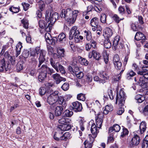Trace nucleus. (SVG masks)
<instances>
[{
    "mask_svg": "<svg viewBox=\"0 0 148 148\" xmlns=\"http://www.w3.org/2000/svg\"><path fill=\"white\" fill-rule=\"evenodd\" d=\"M78 11L75 10L74 11L70 8L66 10L63 9L62 14H60L61 18H64L69 19L72 23H73L76 20L77 16Z\"/></svg>",
    "mask_w": 148,
    "mask_h": 148,
    "instance_id": "nucleus-1",
    "label": "nucleus"
},
{
    "mask_svg": "<svg viewBox=\"0 0 148 148\" xmlns=\"http://www.w3.org/2000/svg\"><path fill=\"white\" fill-rule=\"evenodd\" d=\"M59 92L58 91H56L52 92L48 97L47 102L50 105L51 109H53L55 106L56 103L59 98Z\"/></svg>",
    "mask_w": 148,
    "mask_h": 148,
    "instance_id": "nucleus-2",
    "label": "nucleus"
},
{
    "mask_svg": "<svg viewBox=\"0 0 148 148\" xmlns=\"http://www.w3.org/2000/svg\"><path fill=\"white\" fill-rule=\"evenodd\" d=\"M38 49L39 48H36L35 51H32L31 53V55L32 56H34L36 55V53L38 54V55L39 54V63L38 65V68H40L42 64L45 60V57L46 52L44 50H40V49Z\"/></svg>",
    "mask_w": 148,
    "mask_h": 148,
    "instance_id": "nucleus-3",
    "label": "nucleus"
},
{
    "mask_svg": "<svg viewBox=\"0 0 148 148\" xmlns=\"http://www.w3.org/2000/svg\"><path fill=\"white\" fill-rule=\"evenodd\" d=\"M143 69L142 68L143 70L137 72L138 74L142 75L140 77L138 82L139 85L142 86L148 83V72L147 73L148 69Z\"/></svg>",
    "mask_w": 148,
    "mask_h": 148,
    "instance_id": "nucleus-4",
    "label": "nucleus"
},
{
    "mask_svg": "<svg viewBox=\"0 0 148 148\" xmlns=\"http://www.w3.org/2000/svg\"><path fill=\"white\" fill-rule=\"evenodd\" d=\"M126 96L125 92L122 89H121L119 92L117 93L116 98V104L117 103L118 101L119 104L121 106H124Z\"/></svg>",
    "mask_w": 148,
    "mask_h": 148,
    "instance_id": "nucleus-5",
    "label": "nucleus"
},
{
    "mask_svg": "<svg viewBox=\"0 0 148 148\" xmlns=\"http://www.w3.org/2000/svg\"><path fill=\"white\" fill-rule=\"evenodd\" d=\"M59 17V14L55 12L51 14L50 11H47L46 12L45 19L46 21L48 19V22L51 23V25H53Z\"/></svg>",
    "mask_w": 148,
    "mask_h": 148,
    "instance_id": "nucleus-6",
    "label": "nucleus"
},
{
    "mask_svg": "<svg viewBox=\"0 0 148 148\" xmlns=\"http://www.w3.org/2000/svg\"><path fill=\"white\" fill-rule=\"evenodd\" d=\"M124 47V43L123 40L120 38L119 36L115 37L113 41V48L114 50L122 49Z\"/></svg>",
    "mask_w": 148,
    "mask_h": 148,
    "instance_id": "nucleus-7",
    "label": "nucleus"
},
{
    "mask_svg": "<svg viewBox=\"0 0 148 148\" xmlns=\"http://www.w3.org/2000/svg\"><path fill=\"white\" fill-rule=\"evenodd\" d=\"M100 78L97 76H95L93 77V79L95 81L98 83L104 84L106 83L109 79V77L105 72H103L100 73L99 74Z\"/></svg>",
    "mask_w": 148,
    "mask_h": 148,
    "instance_id": "nucleus-8",
    "label": "nucleus"
},
{
    "mask_svg": "<svg viewBox=\"0 0 148 148\" xmlns=\"http://www.w3.org/2000/svg\"><path fill=\"white\" fill-rule=\"evenodd\" d=\"M36 7L37 8L40 9V10L38 9V11L36 12V14L38 17L40 18L42 16L41 11L43 10L45 7L44 2L42 0L40 1L36 4Z\"/></svg>",
    "mask_w": 148,
    "mask_h": 148,
    "instance_id": "nucleus-9",
    "label": "nucleus"
},
{
    "mask_svg": "<svg viewBox=\"0 0 148 148\" xmlns=\"http://www.w3.org/2000/svg\"><path fill=\"white\" fill-rule=\"evenodd\" d=\"M103 112H99L98 114L96 115L95 119L96 124L97 127L99 128H101V125L104 118Z\"/></svg>",
    "mask_w": 148,
    "mask_h": 148,
    "instance_id": "nucleus-10",
    "label": "nucleus"
},
{
    "mask_svg": "<svg viewBox=\"0 0 148 148\" xmlns=\"http://www.w3.org/2000/svg\"><path fill=\"white\" fill-rule=\"evenodd\" d=\"M140 141V138L139 136L137 134L134 135L130 142V147H132L137 145L139 143Z\"/></svg>",
    "mask_w": 148,
    "mask_h": 148,
    "instance_id": "nucleus-11",
    "label": "nucleus"
},
{
    "mask_svg": "<svg viewBox=\"0 0 148 148\" xmlns=\"http://www.w3.org/2000/svg\"><path fill=\"white\" fill-rule=\"evenodd\" d=\"M45 38L47 42L49 45H54L57 40H58V38L56 37H53L52 38L50 34L48 33L45 34Z\"/></svg>",
    "mask_w": 148,
    "mask_h": 148,
    "instance_id": "nucleus-12",
    "label": "nucleus"
},
{
    "mask_svg": "<svg viewBox=\"0 0 148 148\" xmlns=\"http://www.w3.org/2000/svg\"><path fill=\"white\" fill-rule=\"evenodd\" d=\"M40 72L38 76V79L40 82H43L45 81L47 77V73L42 65L40 68Z\"/></svg>",
    "mask_w": 148,
    "mask_h": 148,
    "instance_id": "nucleus-13",
    "label": "nucleus"
},
{
    "mask_svg": "<svg viewBox=\"0 0 148 148\" xmlns=\"http://www.w3.org/2000/svg\"><path fill=\"white\" fill-rule=\"evenodd\" d=\"M5 62V60L4 58L0 59V72H3L4 69L6 71L10 69V67L9 64H8L6 66Z\"/></svg>",
    "mask_w": 148,
    "mask_h": 148,
    "instance_id": "nucleus-14",
    "label": "nucleus"
},
{
    "mask_svg": "<svg viewBox=\"0 0 148 148\" xmlns=\"http://www.w3.org/2000/svg\"><path fill=\"white\" fill-rule=\"evenodd\" d=\"M51 77L57 84H59L62 81L64 82L66 81L65 78L61 77L59 74L57 73L52 75Z\"/></svg>",
    "mask_w": 148,
    "mask_h": 148,
    "instance_id": "nucleus-15",
    "label": "nucleus"
},
{
    "mask_svg": "<svg viewBox=\"0 0 148 148\" xmlns=\"http://www.w3.org/2000/svg\"><path fill=\"white\" fill-rule=\"evenodd\" d=\"M73 109L76 112H80L82 111L83 108L82 104L78 101H76L72 103Z\"/></svg>",
    "mask_w": 148,
    "mask_h": 148,
    "instance_id": "nucleus-16",
    "label": "nucleus"
},
{
    "mask_svg": "<svg viewBox=\"0 0 148 148\" xmlns=\"http://www.w3.org/2000/svg\"><path fill=\"white\" fill-rule=\"evenodd\" d=\"M135 39L137 40H141L142 43L145 40L146 38L145 35L142 33L140 32H137L135 36Z\"/></svg>",
    "mask_w": 148,
    "mask_h": 148,
    "instance_id": "nucleus-17",
    "label": "nucleus"
},
{
    "mask_svg": "<svg viewBox=\"0 0 148 148\" xmlns=\"http://www.w3.org/2000/svg\"><path fill=\"white\" fill-rule=\"evenodd\" d=\"M66 107H63L62 106H58L55 108V114L56 116H58L61 115L63 112L64 110Z\"/></svg>",
    "mask_w": 148,
    "mask_h": 148,
    "instance_id": "nucleus-18",
    "label": "nucleus"
},
{
    "mask_svg": "<svg viewBox=\"0 0 148 148\" xmlns=\"http://www.w3.org/2000/svg\"><path fill=\"white\" fill-rule=\"evenodd\" d=\"M58 128L61 131H66L68 130L71 128L72 129L71 125L69 124H65L59 125Z\"/></svg>",
    "mask_w": 148,
    "mask_h": 148,
    "instance_id": "nucleus-19",
    "label": "nucleus"
},
{
    "mask_svg": "<svg viewBox=\"0 0 148 148\" xmlns=\"http://www.w3.org/2000/svg\"><path fill=\"white\" fill-rule=\"evenodd\" d=\"M121 127L120 126L117 124L114 125L112 127H111L109 128V133H114V132H118L120 130Z\"/></svg>",
    "mask_w": 148,
    "mask_h": 148,
    "instance_id": "nucleus-20",
    "label": "nucleus"
},
{
    "mask_svg": "<svg viewBox=\"0 0 148 148\" xmlns=\"http://www.w3.org/2000/svg\"><path fill=\"white\" fill-rule=\"evenodd\" d=\"M55 59H54L51 58L50 60V63L51 65L53 68L58 72H59V70L58 69L57 66L59 63L58 62H56Z\"/></svg>",
    "mask_w": 148,
    "mask_h": 148,
    "instance_id": "nucleus-21",
    "label": "nucleus"
},
{
    "mask_svg": "<svg viewBox=\"0 0 148 148\" xmlns=\"http://www.w3.org/2000/svg\"><path fill=\"white\" fill-rule=\"evenodd\" d=\"M42 66L44 69H45L47 74L51 75L53 73H55V71L53 69L47 67L46 65L43 64Z\"/></svg>",
    "mask_w": 148,
    "mask_h": 148,
    "instance_id": "nucleus-22",
    "label": "nucleus"
},
{
    "mask_svg": "<svg viewBox=\"0 0 148 148\" xmlns=\"http://www.w3.org/2000/svg\"><path fill=\"white\" fill-rule=\"evenodd\" d=\"M99 18L97 17L92 18L90 21V24L92 26L94 27H97L99 24Z\"/></svg>",
    "mask_w": 148,
    "mask_h": 148,
    "instance_id": "nucleus-23",
    "label": "nucleus"
},
{
    "mask_svg": "<svg viewBox=\"0 0 148 148\" xmlns=\"http://www.w3.org/2000/svg\"><path fill=\"white\" fill-rule=\"evenodd\" d=\"M77 29V27L76 26L72 27L69 33V40H72L74 38L75 34V30Z\"/></svg>",
    "mask_w": 148,
    "mask_h": 148,
    "instance_id": "nucleus-24",
    "label": "nucleus"
},
{
    "mask_svg": "<svg viewBox=\"0 0 148 148\" xmlns=\"http://www.w3.org/2000/svg\"><path fill=\"white\" fill-rule=\"evenodd\" d=\"M57 102L60 105H61V106H62L63 107H66L67 104L66 103V101L63 97L59 95V98Z\"/></svg>",
    "mask_w": 148,
    "mask_h": 148,
    "instance_id": "nucleus-25",
    "label": "nucleus"
},
{
    "mask_svg": "<svg viewBox=\"0 0 148 148\" xmlns=\"http://www.w3.org/2000/svg\"><path fill=\"white\" fill-rule=\"evenodd\" d=\"M147 124L145 121H142L140 123V129L141 134H143L146 130Z\"/></svg>",
    "mask_w": 148,
    "mask_h": 148,
    "instance_id": "nucleus-26",
    "label": "nucleus"
},
{
    "mask_svg": "<svg viewBox=\"0 0 148 148\" xmlns=\"http://www.w3.org/2000/svg\"><path fill=\"white\" fill-rule=\"evenodd\" d=\"M136 75V73L132 70H129L126 73V77L128 80L131 79V77H133Z\"/></svg>",
    "mask_w": 148,
    "mask_h": 148,
    "instance_id": "nucleus-27",
    "label": "nucleus"
},
{
    "mask_svg": "<svg viewBox=\"0 0 148 148\" xmlns=\"http://www.w3.org/2000/svg\"><path fill=\"white\" fill-rule=\"evenodd\" d=\"M113 34L112 30L109 27H106L105 29V36L107 38H109Z\"/></svg>",
    "mask_w": 148,
    "mask_h": 148,
    "instance_id": "nucleus-28",
    "label": "nucleus"
},
{
    "mask_svg": "<svg viewBox=\"0 0 148 148\" xmlns=\"http://www.w3.org/2000/svg\"><path fill=\"white\" fill-rule=\"evenodd\" d=\"M63 132L61 130L58 131L57 132H56L54 135V139L57 140H61V137H62V134Z\"/></svg>",
    "mask_w": 148,
    "mask_h": 148,
    "instance_id": "nucleus-29",
    "label": "nucleus"
},
{
    "mask_svg": "<svg viewBox=\"0 0 148 148\" xmlns=\"http://www.w3.org/2000/svg\"><path fill=\"white\" fill-rule=\"evenodd\" d=\"M22 47V43L20 42L16 46V57H17L20 54L21 50Z\"/></svg>",
    "mask_w": 148,
    "mask_h": 148,
    "instance_id": "nucleus-30",
    "label": "nucleus"
},
{
    "mask_svg": "<svg viewBox=\"0 0 148 148\" xmlns=\"http://www.w3.org/2000/svg\"><path fill=\"white\" fill-rule=\"evenodd\" d=\"M58 39L61 43H64L66 41L65 35L63 33H60L58 37Z\"/></svg>",
    "mask_w": 148,
    "mask_h": 148,
    "instance_id": "nucleus-31",
    "label": "nucleus"
},
{
    "mask_svg": "<svg viewBox=\"0 0 148 148\" xmlns=\"http://www.w3.org/2000/svg\"><path fill=\"white\" fill-rule=\"evenodd\" d=\"M135 99L139 103H142L145 99V97L142 95H137L135 97Z\"/></svg>",
    "mask_w": 148,
    "mask_h": 148,
    "instance_id": "nucleus-32",
    "label": "nucleus"
},
{
    "mask_svg": "<svg viewBox=\"0 0 148 148\" xmlns=\"http://www.w3.org/2000/svg\"><path fill=\"white\" fill-rule=\"evenodd\" d=\"M113 107L112 105H107L105 106V108L103 110V113L104 114H107L109 112L112 111L113 110Z\"/></svg>",
    "mask_w": 148,
    "mask_h": 148,
    "instance_id": "nucleus-33",
    "label": "nucleus"
},
{
    "mask_svg": "<svg viewBox=\"0 0 148 148\" xmlns=\"http://www.w3.org/2000/svg\"><path fill=\"white\" fill-rule=\"evenodd\" d=\"M104 47L106 49L110 48L111 46V44L109 38H107L105 40L104 42Z\"/></svg>",
    "mask_w": 148,
    "mask_h": 148,
    "instance_id": "nucleus-34",
    "label": "nucleus"
},
{
    "mask_svg": "<svg viewBox=\"0 0 148 148\" xmlns=\"http://www.w3.org/2000/svg\"><path fill=\"white\" fill-rule=\"evenodd\" d=\"M71 136V134L68 132H66L64 133L62 136L61 138V140H64L66 141L67 140L70 138Z\"/></svg>",
    "mask_w": 148,
    "mask_h": 148,
    "instance_id": "nucleus-35",
    "label": "nucleus"
},
{
    "mask_svg": "<svg viewBox=\"0 0 148 148\" xmlns=\"http://www.w3.org/2000/svg\"><path fill=\"white\" fill-rule=\"evenodd\" d=\"M93 108L95 110H99L100 108H101V105L99 101L97 100L95 101L94 104Z\"/></svg>",
    "mask_w": 148,
    "mask_h": 148,
    "instance_id": "nucleus-36",
    "label": "nucleus"
},
{
    "mask_svg": "<svg viewBox=\"0 0 148 148\" xmlns=\"http://www.w3.org/2000/svg\"><path fill=\"white\" fill-rule=\"evenodd\" d=\"M80 120L79 121V123L80 126V129L82 131H83L84 130V124L85 121L84 118L80 117Z\"/></svg>",
    "mask_w": 148,
    "mask_h": 148,
    "instance_id": "nucleus-37",
    "label": "nucleus"
},
{
    "mask_svg": "<svg viewBox=\"0 0 148 148\" xmlns=\"http://www.w3.org/2000/svg\"><path fill=\"white\" fill-rule=\"evenodd\" d=\"M84 33L85 34L86 40L88 41L90 40L92 38V35L91 32L89 30H85Z\"/></svg>",
    "mask_w": 148,
    "mask_h": 148,
    "instance_id": "nucleus-38",
    "label": "nucleus"
},
{
    "mask_svg": "<svg viewBox=\"0 0 148 148\" xmlns=\"http://www.w3.org/2000/svg\"><path fill=\"white\" fill-rule=\"evenodd\" d=\"M93 57L97 60H99L101 57L100 54L97 51L93 50Z\"/></svg>",
    "mask_w": 148,
    "mask_h": 148,
    "instance_id": "nucleus-39",
    "label": "nucleus"
},
{
    "mask_svg": "<svg viewBox=\"0 0 148 148\" xmlns=\"http://www.w3.org/2000/svg\"><path fill=\"white\" fill-rule=\"evenodd\" d=\"M64 116L67 117H71L73 114V112L69 110H66L63 113Z\"/></svg>",
    "mask_w": 148,
    "mask_h": 148,
    "instance_id": "nucleus-40",
    "label": "nucleus"
},
{
    "mask_svg": "<svg viewBox=\"0 0 148 148\" xmlns=\"http://www.w3.org/2000/svg\"><path fill=\"white\" fill-rule=\"evenodd\" d=\"M112 18L115 22L117 23H119L122 20L124 19V18H120L118 15L116 14H114L112 16Z\"/></svg>",
    "mask_w": 148,
    "mask_h": 148,
    "instance_id": "nucleus-41",
    "label": "nucleus"
},
{
    "mask_svg": "<svg viewBox=\"0 0 148 148\" xmlns=\"http://www.w3.org/2000/svg\"><path fill=\"white\" fill-rule=\"evenodd\" d=\"M53 25H51V23L48 22L46 23L45 27V30L47 32H49L52 29Z\"/></svg>",
    "mask_w": 148,
    "mask_h": 148,
    "instance_id": "nucleus-42",
    "label": "nucleus"
},
{
    "mask_svg": "<svg viewBox=\"0 0 148 148\" xmlns=\"http://www.w3.org/2000/svg\"><path fill=\"white\" fill-rule=\"evenodd\" d=\"M80 32L78 30L76 29L75 30V34L74 36V39L76 42H79V36Z\"/></svg>",
    "mask_w": 148,
    "mask_h": 148,
    "instance_id": "nucleus-43",
    "label": "nucleus"
},
{
    "mask_svg": "<svg viewBox=\"0 0 148 148\" xmlns=\"http://www.w3.org/2000/svg\"><path fill=\"white\" fill-rule=\"evenodd\" d=\"M58 69L59 70V71H60V72L62 74H64L65 73V71L64 67L60 64L59 63L58 64L57 66Z\"/></svg>",
    "mask_w": 148,
    "mask_h": 148,
    "instance_id": "nucleus-44",
    "label": "nucleus"
},
{
    "mask_svg": "<svg viewBox=\"0 0 148 148\" xmlns=\"http://www.w3.org/2000/svg\"><path fill=\"white\" fill-rule=\"evenodd\" d=\"M77 98L79 100L84 101L85 100V95L83 93H80L77 95Z\"/></svg>",
    "mask_w": 148,
    "mask_h": 148,
    "instance_id": "nucleus-45",
    "label": "nucleus"
},
{
    "mask_svg": "<svg viewBox=\"0 0 148 148\" xmlns=\"http://www.w3.org/2000/svg\"><path fill=\"white\" fill-rule=\"evenodd\" d=\"M107 16L105 14H102L100 17V20L101 22L102 23H106Z\"/></svg>",
    "mask_w": 148,
    "mask_h": 148,
    "instance_id": "nucleus-46",
    "label": "nucleus"
},
{
    "mask_svg": "<svg viewBox=\"0 0 148 148\" xmlns=\"http://www.w3.org/2000/svg\"><path fill=\"white\" fill-rule=\"evenodd\" d=\"M57 53L60 56L61 58L62 57H64V51L63 49L58 48L57 49Z\"/></svg>",
    "mask_w": 148,
    "mask_h": 148,
    "instance_id": "nucleus-47",
    "label": "nucleus"
},
{
    "mask_svg": "<svg viewBox=\"0 0 148 148\" xmlns=\"http://www.w3.org/2000/svg\"><path fill=\"white\" fill-rule=\"evenodd\" d=\"M29 55V51L27 50H25L22 53V56L25 58H27Z\"/></svg>",
    "mask_w": 148,
    "mask_h": 148,
    "instance_id": "nucleus-48",
    "label": "nucleus"
},
{
    "mask_svg": "<svg viewBox=\"0 0 148 148\" xmlns=\"http://www.w3.org/2000/svg\"><path fill=\"white\" fill-rule=\"evenodd\" d=\"M84 144L85 145V148H92V144L89 142L88 140H86L84 142Z\"/></svg>",
    "mask_w": 148,
    "mask_h": 148,
    "instance_id": "nucleus-49",
    "label": "nucleus"
},
{
    "mask_svg": "<svg viewBox=\"0 0 148 148\" xmlns=\"http://www.w3.org/2000/svg\"><path fill=\"white\" fill-rule=\"evenodd\" d=\"M10 10L13 13H17L19 11V8L18 7H15L13 6L9 8Z\"/></svg>",
    "mask_w": 148,
    "mask_h": 148,
    "instance_id": "nucleus-50",
    "label": "nucleus"
},
{
    "mask_svg": "<svg viewBox=\"0 0 148 148\" xmlns=\"http://www.w3.org/2000/svg\"><path fill=\"white\" fill-rule=\"evenodd\" d=\"M94 7L93 5H89L87 8V10L84 11L83 14H84L86 15L89 12L91 11L93 9H94Z\"/></svg>",
    "mask_w": 148,
    "mask_h": 148,
    "instance_id": "nucleus-51",
    "label": "nucleus"
},
{
    "mask_svg": "<svg viewBox=\"0 0 148 148\" xmlns=\"http://www.w3.org/2000/svg\"><path fill=\"white\" fill-rule=\"evenodd\" d=\"M86 81L88 83H90L92 81V74H88L86 75Z\"/></svg>",
    "mask_w": 148,
    "mask_h": 148,
    "instance_id": "nucleus-52",
    "label": "nucleus"
},
{
    "mask_svg": "<svg viewBox=\"0 0 148 148\" xmlns=\"http://www.w3.org/2000/svg\"><path fill=\"white\" fill-rule=\"evenodd\" d=\"M129 133V131L127 130L125 128H123L122 132L121 133V137L123 138L125 136L128 135Z\"/></svg>",
    "mask_w": 148,
    "mask_h": 148,
    "instance_id": "nucleus-53",
    "label": "nucleus"
},
{
    "mask_svg": "<svg viewBox=\"0 0 148 148\" xmlns=\"http://www.w3.org/2000/svg\"><path fill=\"white\" fill-rule=\"evenodd\" d=\"M9 46L7 44L3 46L1 52L0 53V56H2L5 52V51L9 47Z\"/></svg>",
    "mask_w": 148,
    "mask_h": 148,
    "instance_id": "nucleus-54",
    "label": "nucleus"
},
{
    "mask_svg": "<svg viewBox=\"0 0 148 148\" xmlns=\"http://www.w3.org/2000/svg\"><path fill=\"white\" fill-rule=\"evenodd\" d=\"M114 64L115 68L117 70H120L121 69L122 66V63L121 61L114 63Z\"/></svg>",
    "mask_w": 148,
    "mask_h": 148,
    "instance_id": "nucleus-55",
    "label": "nucleus"
},
{
    "mask_svg": "<svg viewBox=\"0 0 148 148\" xmlns=\"http://www.w3.org/2000/svg\"><path fill=\"white\" fill-rule=\"evenodd\" d=\"M39 27L41 29H44L45 26V23L42 20H40L39 21Z\"/></svg>",
    "mask_w": 148,
    "mask_h": 148,
    "instance_id": "nucleus-56",
    "label": "nucleus"
},
{
    "mask_svg": "<svg viewBox=\"0 0 148 148\" xmlns=\"http://www.w3.org/2000/svg\"><path fill=\"white\" fill-rule=\"evenodd\" d=\"M81 59L80 62L81 64L87 66L88 64V62L85 58H81Z\"/></svg>",
    "mask_w": 148,
    "mask_h": 148,
    "instance_id": "nucleus-57",
    "label": "nucleus"
},
{
    "mask_svg": "<svg viewBox=\"0 0 148 148\" xmlns=\"http://www.w3.org/2000/svg\"><path fill=\"white\" fill-rule=\"evenodd\" d=\"M69 88V84L67 83H65L61 86V88L64 91L67 90Z\"/></svg>",
    "mask_w": 148,
    "mask_h": 148,
    "instance_id": "nucleus-58",
    "label": "nucleus"
},
{
    "mask_svg": "<svg viewBox=\"0 0 148 148\" xmlns=\"http://www.w3.org/2000/svg\"><path fill=\"white\" fill-rule=\"evenodd\" d=\"M39 92L41 95H44L46 92V88L43 87H41L39 89Z\"/></svg>",
    "mask_w": 148,
    "mask_h": 148,
    "instance_id": "nucleus-59",
    "label": "nucleus"
},
{
    "mask_svg": "<svg viewBox=\"0 0 148 148\" xmlns=\"http://www.w3.org/2000/svg\"><path fill=\"white\" fill-rule=\"evenodd\" d=\"M8 60L10 62L11 64L13 65L16 64L15 58L14 56H10L8 58Z\"/></svg>",
    "mask_w": 148,
    "mask_h": 148,
    "instance_id": "nucleus-60",
    "label": "nucleus"
},
{
    "mask_svg": "<svg viewBox=\"0 0 148 148\" xmlns=\"http://www.w3.org/2000/svg\"><path fill=\"white\" fill-rule=\"evenodd\" d=\"M90 130L92 134L94 135L96 137L97 133L99 132L97 127H96L93 129H90Z\"/></svg>",
    "mask_w": 148,
    "mask_h": 148,
    "instance_id": "nucleus-61",
    "label": "nucleus"
},
{
    "mask_svg": "<svg viewBox=\"0 0 148 148\" xmlns=\"http://www.w3.org/2000/svg\"><path fill=\"white\" fill-rule=\"evenodd\" d=\"M131 28L134 31H138V28L136 27V23H132L130 25Z\"/></svg>",
    "mask_w": 148,
    "mask_h": 148,
    "instance_id": "nucleus-62",
    "label": "nucleus"
},
{
    "mask_svg": "<svg viewBox=\"0 0 148 148\" xmlns=\"http://www.w3.org/2000/svg\"><path fill=\"white\" fill-rule=\"evenodd\" d=\"M108 94L110 99L111 100L113 99L114 96L113 95L112 91L110 89L108 90Z\"/></svg>",
    "mask_w": 148,
    "mask_h": 148,
    "instance_id": "nucleus-63",
    "label": "nucleus"
},
{
    "mask_svg": "<svg viewBox=\"0 0 148 148\" xmlns=\"http://www.w3.org/2000/svg\"><path fill=\"white\" fill-rule=\"evenodd\" d=\"M143 112L145 116H148V105L145 107L143 110Z\"/></svg>",
    "mask_w": 148,
    "mask_h": 148,
    "instance_id": "nucleus-64",
    "label": "nucleus"
}]
</instances>
